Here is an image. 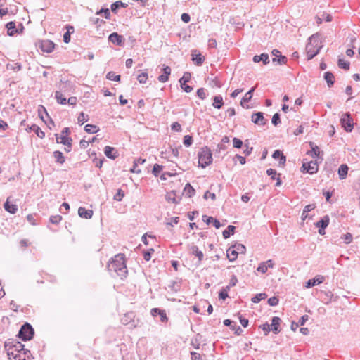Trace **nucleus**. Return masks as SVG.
I'll list each match as a JSON object with an SVG mask.
<instances>
[{
    "label": "nucleus",
    "instance_id": "9b49d317",
    "mask_svg": "<svg viewBox=\"0 0 360 360\" xmlns=\"http://www.w3.org/2000/svg\"><path fill=\"white\" fill-rule=\"evenodd\" d=\"M252 122L258 125H264L266 122V120H265L263 112H257L252 114Z\"/></svg>",
    "mask_w": 360,
    "mask_h": 360
},
{
    "label": "nucleus",
    "instance_id": "5701e85b",
    "mask_svg": "<svg viewBox=\"0 0 360 360\" xmlns=\"http://www.w3.org/2000/svg\"><path fill=\"white\" fill-rule=\"evenodd\" d=\"M158 314L160 316L161 321L165 322L167 321V316L165 310H162L158 308H153L151 309V314L153 316H155Z\"/></svg>",
    "mask_w": 360,
    "mask_h": 360
},
{
    "label": "nucleus",
    "instance_id": "8fccbe9b",
    "mask_svg": "<svg viewBox=\"0 0 360 360\" xmlns=\"http://www.w3.org/2000/svg\"><path fill=\"white\" fill-rule=\"evenodd\" d=\"M38 113H39V116L41 117V119L43 120V121H45L44 120V114L49 118V115L46 110V108L42 106V105H40L39 109H38Z\"/></svg>",
    "mask_w": 360,
    "mask_h": 360
},
{
    "label": "nucleus",
    "instance_id": "f03ea898",
    "mask_svg": "<svg viewBox=\"0 0 360 360\" xmlns=\"http://www.w3.org/2000/svg\"><path fill=\"white\" fill-rule=\"evenodd\" d=\"M198 156L199 164L202 168H205L212 162L213 159L211 150L207 146L200 149Z\"/></svg>",
    "mask_w": 360,
    "mask_h": 360
},
{
    "label": "nucleus",
    "instance_id": "e2e57ef3",
    "mask_svg": "<svg viewBox=\"0 0 360 360\" xmlns=\"http://www.w3.org/2000/svg\"><path fill=\"white\" fill-rule=\"evenodd\" d=\"M193 143V138L190 135H186L184 137V144L186 146V147H189L191 146Z\"/></svg>",
    "mask_w": 360,
    "mask_h": 360
},
{
    "label": "nucleus",
    "instance_id": "7c9ffc66",
    "mask_svg": "<svg viewBox=\"0 0 360 360\" xmlns=\"http://www.w3.org/2000/svg\"><path fill=\"white\" fill-rule=\"evenodd\" d=\"M29 130L31 131H34L37 136L41 139H43L45 136V133L41 130L39 126L35 124H32L29 127Z\"/></svg>",
    "mask_w": 360,
    "mask_h": 360
},
{
    "label": "nucleus",
    "instance_id": "20e7f679",
    "mask_svg": "<svg viewBox=\"0 0 360 360\" xmlns=\"http://www.w3.org/2000/svg\"><path fill=\"white\" fill-rule=\"evenodd\" d=\"M34 331L32 326L26 323L20 328L18 337L23 341H27L32 338Z\"/></svg>",
    "mask_w": 360,
    "mask_h": 360
},
{
    "label": "nucleus",
    "instance_id": "79ce46f5",
    "mask_svg": "<svg viewBox=\"0 0 360 360\" xmlns=\"http://www.w3.org/2000/svg\"><path fill=\"white\" fill-rule=\"evenodd\" d=\"M84 129L87 133L95 134L99 131V127L94 124H88L84 127Z\"/></svg>",
    "mask_w": 360,
    "mask_h": 360
},
{
    "label": "nucleus",
    "instance_id": "603ef678",
    "mask_svg": "<svg viewBox=\"0 0 360 360\" xmlns=\"http://www.w3.org/2000/svg\"><path fill=\"white\" fill-rule=\"evenodd\" d=\"M349 63L347 61L344 60L343 59H339L338 60V66L340 68L344 69V70H349Z\"/></svg>",
    "mask_w": 360,
    "mask_h": 360
},
{
    "label": "nucleus",
    "instance_id": "6e6552de",
    "mask_svg": "<svg viewBox=\"0 0 360 360\" xmlns=\"http://www.w3.org/2000/svg\"><path fill=\"white\" fill-rule=\"evenodd\" d=\"M10 344H13L8 348H11V351H13L14 352H23V354L26 355L27 353H30V351L24 348V345L18 341H12L11 342H6V347L9 346Z\"/></svg>",
    "mask_w": 360,
    "mask_h": 360
},
{
    "label": "nucleus",
    "instance_id": "f704fd0d",
    "mask_svg": "<svg viewBox=\"0 0 360 360\" xmlns=\"http://www.w3.org/2000/svg\"><path fill=\"white\" fill-rule=\"evenodd\" d=\"M67 32L63 35V41L66 44L70 41V34L74 32V27L72 26L67 25Z\"/></svg>",
    "mask_w": 360,
    "mask_h": 360
},
{
    "label": "nucleus",
    "instance_id": "bf43d9fd",
    "mask_svg": "<svg viewBox=\"0 0 360 360\" xmlns=\"http://www.w3.org/2000/svg\"><path fill=\"white\" fill-rule=\"evenodd\" d=\"M104 14V17L106 19H109L110 17V13L108 8H101L100 11L96 12V15Z\"/></svg>",
    "mask_w": 360,
    "mask_h": 360
},
{
    "label": "nucleus",
    "instance_id": "f8f14e48",
    "mask_svg": "<svg viewBox=\"0 0 360 360\" xmlns=\"http://www.w3.org/2000/svg\"><path fill=\"white\" fill-rule=\"evenodd\" d=\"M55 44L50 40H44L41 42L40 48L43 52L51 53L54 49Z\"/></svg>",
    "mask_w": 360,
    "mask_h": 360
},
{
    "label": "nucleus",
    "instance_id": "37998d69",
    "mask_svg": "<svg viewBox=\"0 0 360 360\" xmlns=\"http://www.w3.org/2000/svg\"><path fill=\"white\" fill-rule=\"evenodd\" d=\"M230 290V286L224 287L219 293V298L225 300L229 297L228 292Z\"/></svg>",
    "mask_w": 360,
    "mask_h": 360
},
{
    "label": "nucleus",
    "instance_id": "5fc2aeb1",
    "mask_svg": "<svg viewBox=\"0 0 360 360\" xmlns=\"http://www.w3.org/2000/svg\"><path fill=\"white\" fill-rule=\"evenodd\" d=\"M137 79L141 84H145L148 79V73L141 72L137 76Z\"/></svg>",
    "mask_w": 360,
    "mask_h": 360
},
{
    "label": "nucleus",
    "instance_id": "3c124183",
    "mask_svg": "<svg viewBox=\"0 0 360 360\" xmlns=\"http://www.w3.org/2000/svg\"><path fill=\"white\" fill-rule=\"evenodd\" d=\"M207 95V91L204 88H200L197 90V96L202 100L206 98Z\"/></svg>",
    "mask_w": 360,
    "mask_h": 360
},
{
    "label": "nucleus",
    "instance_id": "6e6d98bb",
    "mask_svg": "<svg viewBox=\"0 0 360 360\" xmlns=\"http://www.w3.org/2000/svg\"><path fill=\"white\" fill-rule=\"evenodd\" d=\"M162 166H161L158 164H155L153 166V168L152 173L153 174V175L155 176H158L160 172L162 171Z\"/></svg>",
    "mask_w": 360,
    "mask_h": 360
},
{
    "label": "nucleus",
    "instance_id": "680f3d73",
    "mask_svg": "<svg viewBox=\"0 0 360 360\" xmlns=\"http://www.w3.org/2000/svg\"><path fill=\"white\" fill-rule=\"evenodd\" d=\"M243 145V143L240 139H239L236 137H234L233 139V146L234 148H242Z\"/></svg>",
    "mask_w": 360,
    "mask_h": 360
},
{
    "label": "nucleus",
    "instance_id": "c756f323",
    "mask_svg": "<svg viewBox=\"0 0 360 360\" xmlns=\"http://www.w3.org/2000/svg\"><path fill=\"white\" fill-rule=\"evenodd\" d=\"M349 167L347 165L342 164L338 169V175L340 179H345L347 176Z\"/></svg>",
    "mask_w": 360,
    "mask_h": 360
},
{
    "label": "nucleus",
    "instance_id": "864d4df0",
    "mask_svg": "<svg viewBox=\"0 0 360 360\" xmlns=\"http://www.w3.org/2000/svg\"><path fill=\"white\" fill-rule=\"evenodd\" d=\"M87 120H88V115H85L83 112H80L77 117L78 123L80 125H82Z\"/></svg>",
    "mask_w": 360,
    "mask_h": 360
},
{
    "label": "nucleus",
    "instance_id": "4d7b16f0",
    "mask_svg": "<svg viewBox=\"0 0 360 360\" xmlns=\"http://www.w3.org/2000/svg\"><path fill=\"white\" fill-rule=\"evenodd\" d=\"M191 73L186 72H184L183 77L179 79V83H187L191 80Z\"/></svg>",
    "mask_w": 360,
    "mask_h": 360
},
{
    "label": "nucleus",
    "instance_id": "4be33fe9",
    "mask_svg": "<svg viewBox=\"0 0 360 360\" xmlns=\"http://www.w3.org/2000/svg\"><path fill=\"white\" fill-rule=\"evenodd\" d=\"M197 51L195 50L192 53V60L194 62V63L200 66L203 63L205 60V58L200 54V53H196Z\"/></svg>",
    "mask_w": 360,
    "mask_h": 360
},
{
    "label": "nucleus",
    "instance_id": "2f4dec72",
    "mask_svg": "<svg viewBox=\"0 0 360 360\" xmlns=\"http://www.w3.org/2000/svg\"><path fill=\"white\" fill-rule=\"evenodd\" d=\"M7 28L8 35L13 36L18 32V30L15 28V23L13 21L8 22L6 25Z\"/></svg>",
    "mask_w": 360,
    "mask_h": 360
},
{
    "label": "nucleus",
    "instance_id": "4468645a",
    "mask_svg": "<svg viewBox=\"0 0 360 360\" xmlns=\"http://www.w3.org/2000/svg\"><path fill=\"white\" fill-rule=\"evenodd\" d=\"M281 322V319L278 316H274L271 319V323L269 324L271 328V331L275 334H278L281 331V328L279 327L280 323Z\"/></svg>",
    "mask_w": 360,
    "mask_h": 360
},
{
    "label": "nucleus",
    "instance_id": "c85d7f7f",
    "mask_svg": "<svg viewBox=\"0 0 360 360\" xmlns=\"http://www.w3.org/2000/svg\"><path fill=\"white\" fill-rule=\"evenodd\" d=\"M224 105V101L221 96H215L213 97L212 106L214 108L220 109Z\"/></svg>",
    "mask_w": 360,
    "mask_h": 360
},
{
    "label": "nucleus",
    "instance_id": "473e14b6",
    "mask_svg": "<svg viewBox=\"0 0 360 360\" xmlns=\"http://www.w3.org/2000/svg\"><path fill=\"white\" fill-rule=\"evenodd\" d=\"M323 281V278L321 276H316L314 279H310L307 282V287L311 288L316 285H319Z\"/></svg>",
    "mask_w": 360,
    "mask_h": 360
},
{
    "label": "nucleus",
    "instance_id": "49530a36",
    "mask_svg": "<svg viewBox=\"0 0 360 360\" xmlns=\"http://www.w3.org/2000/svg\"><path fill=\"white\" fill-rule=\"evenodd\" d=\"M106 78L109 80L115 81V82H120V75H116L115 72L110 71L109 72L107 75Z\"/></svg>",
    "mask_w": 360,
    "mask_h": 360
},
{
    "label": "nucleus",
    "instance_id": "393cba45",
    "mask_svg": "<svg viewBox=\"0 0 360 360\" xmlns=\"http://www.w3.org/2000/svg\"><path fill=\"white\" fill-rule=\"evenodd\" d=\"M191 252L192 255H195L198 259V264H200L201 261L204 257L203 252L198 249L196 245H193L191 248Z\"/></svg>",
    "mask_w": 360,
    "mask_h": 360
},
{
    "label": "nucleus",
    "instance_id": "72a5a7b5",
    "mask_svg": "<svg viewBox=\"0 0 360 360\" xmlns=\"http://www.w3.org/2000/svg\"><path fill=\"white\" fill-rule=\"evenodd\" d=\"M316 19V22L321 24L323 20H326V22L332 21V16L328 13H323L321 15H317Z\"/></svg>",
    "mask_w": 360,
    "mask_h": 360
},
{
    "label": "nucleus",
    "instance_id": "2eb2a0df",
    "mask_svg": "<svg viewBox=\"0 0 360 360\" xmlns=\"http://www.w3.org/2000/svg\"><path fill=\"white\" fill-rule=\"evenodd\" d=\"M255 86L254 87H252L245 94V96L243 97L241 101H240V105L243 108H249V106L247 105L245 106V103H248L249 101H250V100L252 99V94H253V92L255 91Z\"/></svg>",
    "mask_w": 360,
    "mask_h": 360
},
{
    "label": "nucleus",
    "instance_id": "39448f33",
    "mask_svg": "<svg viewBox=\"0 0 360 360\" xmlns=\"http://www.w3.org/2000/svg\"><path fill=\"white\" fill-rule=\"evenodd\" d=\"M70 134V129L68 127H65L61 131V136L59 137L58 134H56L57 143H62L68 148H71L72 139L68 137V134Z\"/></svg>",
    "mask_w": 360,
    "mask_h": 360
},
{
    "label": "nucleus",
    "instance_id": "ea45409f",
    "mask_svg": "<svg viewBox=\"0 0 360 360\" xmlns=\"http://www.w3.org/2000/svg\"><path fill=\"white\" fill-rule=\"evenodd\" d=\"M127 4L123 3L121 1H117L111 5V10L113 13H117V9L119 8H121V7L125 8V7H127Z\"/></svg>",
    "mask_w": 360,
    "mask_h": 360
},
{
    "label": "nucleus",
    "instance_id": "58836bf2",
    "mask_svg": "<svg viewBox=\"0 0 360 360\" xmlns=\"http://www.w3.org/2000/svg\"><path fill=\"white\" fill-rule=\"evenodd\" d=\"M235 229L236 227L234 226L229 225L226 229H225L222 233L223 237L225 239L229 238L231 234H233Z\"/></svg>",
    "mask_w": 360,
    "mask_h": 360
},
{
    "label": "nucleus",
    "instance_id": "1a4fd4ad",
    "mask_svg": "<svg viewBox=\"0 0 360 360\" xmlns=\"http://www.w3.org/2000/svg\"><path fill=\"white\" fill-rule=\"evenodd\" d=\"M302 167L310 174H315L318 172V165L316 161L304 162Z\"/></svg>",
    "mask_w": 360,
    "mask_h": 360
},
{
    "label": "nucleus",
    "instance_id": "412c9836",
    "mask_svg": "<svg viewBox=\"0 0 360 360\" xmlns=\"http://www.w3.org/2000/svg\"><path fill=\"white\" fill-rule=\"evenodd\" d=\"M238 255V252L235 249L233 246L228 248L226 250V256L230 262H234Z\"/></svg>",
    "mask_w": 360,
    "mask_h": 360
},
{
    "label": "nucleus",
    "instance_id": "c03bdc74",
    "mask_svg": "<svg viewBox=\"0 0 360 360\" xmlns=\"http://www.w3.org/2000/svg\"><path fill=\"white\" fill-rule=\"evenodd\" d=\"M229 139L227 136H224L221 139V142L217 145L218 150H224L226 149V143H229Z\"/></svg>",
    "mask_w": 360,
    "mask_h": 360
},
{
    "label": "nucleus",
    "instance_id": "9d476101",
    "mask_svg": "<svg viewBox=\"0 0 360 360\" xmlns=\"http://www.w3.org/2000/svg\"><path fill=\"white\" fill-rule=\"evenodd\" d=\"M275 264L272 259H269L266 262H261L257 269V271L259 272H261L262 274L266 273L268 271V269H272L274 268Z\"/></svg>",
    "mask_w": 360,
    "mask_h": 360
},
{
    "label": "nucleus",
    "instance_id": "dca6fc26",
    "mask_svg": "<svg viewBox=\"0 0 360 360\" xmlns=\"http://www.w3.org/2000/svg\"><path fill=\"white\" fill-rule=\"evenodd\" d=\"M105 155L110 159L115 160L118 156L117 150L111 146H105L104 148Z\"/></svg>",
    "mask_w": 360,
    "mask_h": 360
},
{
    "label": "nucleus",
    "instance_id": "bb28decb",
    "mask_svg": "<svg viewBox=\"0 0 360 360\" xmlns=\"http://www.w3.org/2000/svg\"><path fill=\"white\" fill-rule=\"evenodd\" d=\"M253 61L255 63L262 61L264 65H266L269 63V55L266 53H262L259 56L256 55L253 57Z\"/></svg>",
    "mask_w": 360,
    "mask_h": 360
},
{
    "label": "nucleus",
    "instance_id": "aec40b11",
    "mask_svg": "<svg viewBox=\"0 0 360 360\" xmlns=\"http://www.w3.org/2000/svg\"><path fill=\"white\" fill-rule=\"evenodd\" d=\"M78 214L82 218L89 219L93 216V211L91 210H86L84 207H80L78 209Z\"/></svg>",
    "mask_w": 360,
    "mask_h": 360
},
{
    "label": "nucleus",
    "instance_id": "69168bd1",
    "mask_svg": "<svg viewBox=\"0 0 360 360\" xmlns=\"http://www.w3.org/2000/svg\"><path fill=\"white\" fill-rule=\"evenodd\" d=\"M62 220V217L60 215L51 216L49 221L51 223L57 224Z\"/></svg>",
    "mask_w": 360,
    "mask_h": 360
},
{
    "label": "nucleus",
    "instance_id": "6ab92c4d",
    "mask_svg": "<svg viewBox=\"0 0 360 360\" xmlns=\"http://www.w3.org/2000/svg\"><path fill=\"white\" fill-rule=\"evenodd\" d=\"M11 348L8 349V356L10 359H13V360H25V356L23 354V352H14L13 351H11Z\"/></svg>",
    "mask_w": 360,
    "mask_h": 360
},
{
    "label": "nucleus",
    "instance_id": "0eeeda50",
    "mask_svg": "<svg viewBox=\"0 0 360 360\" xmlns=\"http://www.w3.org/2000/svg\"><path fill=\"white\" fill-rule=\"evenodd\" d=\"M330 223V217L328 215H325L319 221H316L314 225L319 228V233L320 235H324L326 233L325 229L328 227Z\"/></svg>",
    "mask_w": 360,
    "mask_h": 360
},
{
    "label": "nucleus",
    "instance_id": "ddd939ff",
    "mask_svg": "<svg viewBox=\"0 0 360 360\" xmlns=\"http://www.w3.org/2000/svg\"><path fill=\"white\" fill-rule=\"evenodd\" d=\"M108 40L114 44L122 46L123 42V37L118 34L117 32H112L109 35Z\"/></svg>",
    "mask_w": 360,
    "mask_h": 360
},
{
    "label": "nucleus",
    "instance_id": "a18cd8bd",
    "mask_svg": "<svg viewBox=\"0 0 360 360\" xmlns=\"http://www.w3.org/2000/svg\"><path fill=\"white\" fill-rule=\"evenodd\" d=\"M169 288L174 292H178L181 288V282L176 281H171V283L169 285Z\"/></svg>",
    "mask_w": 360,
    "mask_h": 360
},
{
    "label": "nucleus",
    "instance_id": "f3484780",
    "mask_svg": "<svg viewBox=\"0 0 360 360\" xmlns=\"http://www.w3.org/2000/svg\"><path fill=\"white\" fill-rule=\"evenodd\" d=\"M268 176H271V179H276V186H280L282 184L281 180L279 177L280 174H277V172L274 169L269 168L266 170Z\"/></svg>",
    "mask_w": 360,
    "mask_h": 360
},
{
    "label": "nucleus",
    "instance_id": "052dcab7",
    "mask_svg": "<svg viewBox=\"0 0 360 360\" xmlns=\"http://www.w3.org/2000/svg\"><path fill=\"white\" fill-rule=\"evenodd\" d=\"M124 196V191L122 189H118L117 193L114 195V200L116 201H121Z\"/></svg>",
    "mask_w": 360,
    "mask_h": 360
},
{
    "label": "nucleus",
    "instance_id": "4c0bfd02",
    "mask_svg": "<svg viewBox=\"0 0 360 360\" xmlns=\"http://www.w3.org/2000/svg\"><path fill=\"white\" fill-rule=\"evenodd\" d=\"M184 193L188 198H191L195 193V189L191 186L190 184H186L184 188Z\"/></svg>",
    "mask_w": 360,
    "mask_h": 360
},
{
    "label": "nucleus",
    "instance_id": "13d9d810",
    "mask_svg": "<svg viewBox=\"0 0 360 360\" xmlns=\"http://www.w3.org/2000/svg\"><path fill=\"white\" fill-rule=\"evenodd\" d=\"M287 61H288L287 58L282 55H281V56H279L277 58H273V62H277V63L279 65L285 64L287 63Z\"/></svg>",
    "mask_w": 360,
    "mask_h": 360
},
{
    "label": "nucleus",
    "instance_id": "09e8293b",
    "mask_svg": "<svg viewBox=\"0 0 360 360\" xmlns=\"http://www.w3.org/2000/svg\"><path fill=\"white\" fill-rule=\"evenodd\" d=\"M179 221V218L178 217H172L169 221L166 222V226L168 229H170V227H173L174 224H177Z\"/></svg>",
    "mask_w": 360,
    "mask_h": 360
},
{
    "label": "nucleus",
    "instance_id": "de8ad7c7",
    "mask_svg": "<svg viewBox=\"0 0 360 360\" xmlns=\"http://www.w3.org/2000/svg\"><path fill=\"white\" fill-rule=\"evenodd\" d=\"M267 297L266 293H259L255 295L252 299V302L254 303H258L261 300H264Z\"/></svg>",
    "mask_w": 360,
    "mask_h": 360
},
{
    "label": "nucleus",
    "instance_id": "423d86ee",
    "mask_svg": "<svg viewBox=\"0 0 360 360\" xmlns=\"http://www.w3.org/2000/svg\"><path fill=\"white\" fill-rule=\"evenodd\" d=\"M340 124L347 132H351L354 128L353 119L349 112L344 113L340 118Z\"/></svg>",
    "mask_w": 360,
    "mask_h": 360
},
{
    "label": "nucleus",
    "instance_id": "e433bc0d",
    "mask_svg": "<svg viewBox=\"0 0 360 360\" xmlns=\"http://www.w3.org/2000/svg\"><path fill=\"white\" fill-rule=\"evenodd\" d=\"M310 146H311V150H309L307 152V154L308 155H310L313 157H316V156H319V153H320V150H319V148L316 146L314 143L311 142L310 143Z\"/></svg>",
    "mask_w": 360,
    "mask_h": 360
},
{
    "label": "nucleus",
    "instance_id": "774afa93",
    "mask_svg": "<svg viewBox=\"0 0 360 360\" xmlns=\"http://www.w3.org/2000/svg\"><path fill=\"white\" fill-rule=\"evenodd\" d=\"M171 129L175 131H181L182 130L181 124L178 122H174L171 125Z\"/></svg>",
    "mask_w": 360,
    "mask_h": 360
},
{
    "label": "nucleus",
    "instance_id": "a19ab883",
    "mask_svg": "<svg viewBox=\"0 0 360 360\" xmlns=\"http://www.w3.org/2000/svg\"><path fill=\"white\" fill-rule=\"evenodd\" d=\"M53 157L56 159V161L60 164H63L65 161V157H64L63 153H61L59 150H56V151L53 152Z\"/></svg>",
    "mask_w": 360,
    "mask_h": 360
},
{
    "label": "nucleus",
    "instance_id": "c9c22d12",
    "mask_svg": "<svg viewBox=\"0 0 360 360\" xmlns=\"http://www.w3.org/2000/svg\"><path fill=\"white\" fill-rule=\"evenodd\" d=\"M55 98L59 104L65 105L67 103L66 98L63 96L60 91H56L55 92Z\"/></svg>",
    "mask_w": 360,
    "mask_h": 360
},
{
    "label": "nucleus",
    "instance_id": "b1692460",
    "mask_svg": "<svg viewBox=\"0 0 360 360\" xmlns=\"http://www.w3.org/2000/svg\"><path fill=\"white\" fill-rule=\"evenodd\" d=\"M163 74L158 77V80L160 82H166L168 80V77L171 74V68L169 66H165L162 68Z\"/></svg>",
    "mask_w": 360,
    "mask_h": 360
},
{
    "label": "nucleus",
    "instance_id": "cd10ccee",
    "mask_svg": "<svg viewBox=\"0 0 360 360\" xmlns=\"http://www.w3.org/2000/svg\"><path fill=\"white\" fill-rule=\"evenodd\" d=\"M323 78L326 81L328 87H331L334 84L335 77L331 72H326L324 73Z\"/></svg>",
    "mask_w": 360,
    "mask_h": 360
},
{
    "label": "nucleus",
    "instance_id": "a211bd4d",
    "mask_svg": "<svg viewBox=\"0 0 360 360\" xmlns=\"http://www.w3.org/2000/svg\"><path fill=\"white\" fill-rule=\"evenodd\" d=\"M10 198H8L4 204V207L6 211L11 214H15L18 211V206L15 204H11L9 201Z\"/></svg>",
    "mask_w": 360,
    "mask_h": 360
},
{
    "label": "nucleus",
    "instance_id": "0e129e2a",
    "mask_svg": "<svg viewBox=\"0 0 360 360\" xmlns=\"http://www.w3.org/2000/svg\"><path fill=\"white\" fill-rule=\"evenodd\" d=\"M278 302H279V300L276 296H274V297H271L269 298V300L267 301L268 304L270 306H272V307L278 305Z\"/></svg>",
    "mask_w": 360,
    "mask_h": 360
},
{
    "label": "nucleus",
    "instance_id": "338daca9",
    "mask_svg": "<svg viewBox=\"0 0 360 360\" xmlns=\"http://www.w3.org/2000/svg\"><path fill=\"white\" fill-rule=\"evenodd\" d=\"M271 122L274 126H277L278 124L281 123L280 115L278 112L275 113L273 115Z\"/></svg>",
    "mask_w": 360,
    "mask_h": 360
},
{
    "label": "nucleus",
    "instance_id": "7ed1b4c3",
    "mask_svg": "<svg viewBox=\"0 0 360 360\" xmlns=\"http://www.w3.org/2000/svg\"><path fill=\"white\" fill-rule=\"evenodd\" d=\"M320 49L321 46L319 44V41H316L315 37L312 35L310 37V41L306 46L307 58L310 60L315 57L319 53Z\"/></svg>",
    "mask_w": 360,
    "mask_h": 360
},
{
    "label": "nucleus",
    "instance_id": "f257e3e1",
    "mask_svg": "<svg viewBox=\"0 0 360 360\" xmlns=\"http://www.w3.org/2000/svg\"><path fill=\"white\" fill-rule=\"evenodd\" d=\"M107 269L109 272H114L116 276L120 277L122 279L126 278L128 270L124 255L119 253L112 257L108 262Z\"/></svg>",
    "mask_w": 360,
    "mask_h": 360
},
{
    "label": "nucleus",
    "instance_id": "a878e982",
    "mask_svg": "<svg viewBox=\"0 0 360 360\" xmlns=\"http://www.w3.org/2000/svg\"><path fill=\"white\" fill-rule=\"evenodd\" d=\"M272 157L274 158V159H278L279 158V164L281 165H284L285 163V161H286V158L285 156L283 155V153L279 150H276L273 155H272Z\"/></svg>",
    "mask_w": 360,
    "mask_h": 360
}]
</instances>
